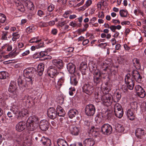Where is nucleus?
Segmentation results:
<instances>
[{
    "label": "nucleus",
    "mask_w": 146,
    "mask_h": 146,
    "mask_svg": "<svg viewBox=\"0 0 146 146\" xmlns=\"http://www.w3.org/2000/svg\"><path fill=\"white\" fill-rule=\"evenodd\" d=\"M121 97V93L120 91H118L115 93L113 98L114 102H117L119 101Z\"/></svg>",
    "instance_id": "nucleus-26"
},
{
    "label": "nucleus",
    "mask_w": 146,
    "mask_h": 146,
    "mask_svg": "<svg viewBox=\"0 0 146 146\" xmlns=\"http://www.w3.org/2000/svg\"><path fill=\"white\" fill-rule=\"evenodd\" d=\"M145 133V131L143 128H138L135 130V136L138 138H143Z\"/></svg>",
    "instance_id": "nucleus-11"
},
{
    "label": "nucleus",
    "mask_w": 146,
    "mask_h": 146,
    "mask_svg": "<svg viewBox=\"0 0 146 146\" xmlns=\"http://www.w3.org/2000/svg\"><path fill=\"white\" fill-rule=\"evenodd\" d=\"M36 72V69L33 67L28 68L24 70V75L29 84L32 85L33 81L32 77Z\"/></svg>",
    "instance_id": "nucleus-1"
},
{
    "label": "nucleus",
    "mask_w": 146,
    "mask_h": 146,
    "mask_svg": "<svg viewBox=\"0 0 146 146\" xmlns=\"http://www.w3.org/2000/svg\"><path fill=\"white\" fill-rule=\"evenodd\" d=\"M133 62L134 66L136 68H140V66L139 60L136 58H134L133 60Z\"/></svg>",
    "instance_id": "nucleus-35"
},
{
    "label": "nucleus",
    "mask_w": 146,
    "mask_h": 146,
    "mask_svg": "<svg viewBox=\"0 0 146 146\" xmlns=\"http://www.w3.org/2000/svg\"><path fill=\"white\" fill-rule=\"evenodd\" d=\"M137 93L139 96L142 98H144L146 95L145 92L143 88Z\"/></svg>",
    "instance_id": "nucleus-41"
},
{
    "label": "nucleus",
    "mask_w": 146,
    "mask_h": 146,
    "mask_svg": "<svg viewBox=\"0 0 146 146\" xmlns=\"http://www.w3.org/2000/svg\"><path fill=\"white\" fill-rule=\"evenodd\" d=\"M92 1L91 0H88L87 1L85 4L83 6V8L84 10H85L87 7H88L91 4Z\"/></svg>",
    "instance_id": "nucleus-51"
},
{
    "label": "nucleus",
    "mask_w": 146,
    "mask_h": 146,
    "mask_svg": "<svg viewBox=\"0 0 146 146\" xmlns=\"http://www.w3.org/2000/svg\"><path fill=\"white\" fill-rule=\"evenodd\" d=\"M95 144L94 139L92 138H87L83 141V145L84 146H93Z\"/></svg>",
    "instance_id": "nucleus-19"
},
{
    "label": "nucleus",
    "mask_w": 146,
    "mask_h": 146,
    "mask_svg": "<svg viewBox=\"0 0 146 146\" xmlns=\"http://www.w3.org/2000/svg\"><path fill=\"white\" fill-rule=\"evenodd\" d=\"M69 21L66 20L63 21H59L58 23V26L60 29L63 31L61 33L64 34L67 32L68 29L69 27V25H67Z\"/></svg>",
    "instance_id": "nucleus-4"
},
{
    "label": "nucleus",
    "mask_w": 146,
    "mask_h": 146,
    "mask_svg": "<svg viewBox=\"0 0 146 146\" xmlns=\"http://www.w3.org/2000/svg\"><path fill=\"white\" fill-rule=\"evenodd\" d=\"M34 30V27H29L27 28L26 31L28 33H29L31 32H33Z\"/></svg>",
    "instance_id": "nucleus-55"
},
{
    "label": "nucleus",
    "mask_w": 146,
    "mask_h": 146,
    "mask_svg": "<svg viewBox=\"0 0 146 146\" xmlns=\"http://www.w3.org/2000/svg\"><path fill=\"white\" fill-rule=\"evenodd\" d=\"M54 9V6L52 4H50L48 7V10L50 12H51Z\"/></svg>",
    "instance_id": "nucleus-64"
},
{
    "label": "nucleus",
    "mask_w": 146,
    "mask_h": 146,
    "mask_svg": "<svg viewBox=\"0 0 146 146\" xmlns=\"http://www.w3.org/2000/svg\"><path fill=\"white\" fill-rule=\"evenodd\" d=\"M26 127L25 122L23 121H21L17 124L16 126V129L17 131L21 132L24 130Z\"/></svg>",
    "instance_id": "nucleus-16"
},
{
    "label": "nucleus",
    "mask_w": 146,
    "mask_h": 146,
    "mask_svg": "<svg viewBox=\"0 0 146 146\" xmlns=\"http://www.w3.org/2000/svg\"><path fill=\"white\" fill-rule=\"evenodd\" d=\"M53 64L60 69L63 68V64L62 61L60 59H54L52 61Z\"/></svg>",
    "instance_id": "nucleus-17"
},
{
    "label": "nucleus",
    "mask_w": 146,
    "mask_h": 146,
    "mask_svg": "<svg viewBox=\"0 0 146 146\" xmlns=\"http://www.w3.org/2000/svg\"><path fill=\"white\" fill-rule=\"evenodd\" d=\"M112 96L110 94H106L103 96L101 100L103 104L107 106L110 105L112 103Z\"/></svg>",
    "instance_id": "nucleus-6"
},
{
    "label": "nucleus",
    "mask_w": 146,
    "mask_h": 146,
    "mask_svg": "<svg viewBox=\"0 0 146 146\" xmlns=\"http://www.w3.org/2000/svg\"><path fill=\"white\" fill-rule=\"evenodd\" d=\"M96 109L95 106L92 104L87 105L85 108V112L88 116H92L95 113Z\"/></svg>",
    "instance_id": "nucleus-5"
},
{
    "label": "nucleus",
    "mask_w": 146,
    "mask_h": 146,
    "mask_svg": "<svg viewBox=\"0 0 146 146\" xmlns=\"http://www.w3.org/2000/svg\"><path fill=\"white\" fill-rule=\"evenodd\" d=\"M70 82L71 84L76 86L78 83V80L75 76L71 77L70 78Z\"/></svg>",
    "instance_id": "nucleus-36"
},
{
    "label": "nucleus",
    "mask_w": 146,
    "mask_h": 146,
    "mask_svg": "<svg viewBox=\"0 0 146 146\" xmlns=\"http://www.w3.org/2000/svg\"><path fill=\"white\" fill-rule=\"evenodd\" d=\"M17 82L19 86L21 88L30 86L32 85L29 84L27 82L25 78L23 80L20 77L17 79Z\"/></svg>",
    "instance_id": "nucleus-14"
},
{
    "label": "nucleus",
    "mask_w": 146,
    "mask_h": 146,
    "mask_svg": "<svg viewBox=\"0 0 146 146\" xmlns=\"http://www.w3.org/2000/svg\"><path fill=\"white\" fill-rule=\"evenodd\" d=\"M48 75L52 78L55 77L58 73L56 68L53 66H50L48 69Z\"/></svg>",
    "instance_id": "nucleus-9"
},
{
    "label": "nucleus",
    "mask_w": 146,
    "mask_h": 146,
    "mask_svg": "<svg viewBox=\"0 0 146 146\" xmlns=\"http://www.w3.org/2000/svg\"><path fill=\"white\" fill-rule=\"evenodd\" d=\"M13 37L12 40L13 41H15L16 40L19 38L20 37V35L19 33H14L13 34Z\"/></svg>",
    "instance_id": "nucleus-49"
},
{
    "label": "nucleus",
    "mask_w": 146,
    "mask_h": 146,
    "mask_svg": "<svg viewBox=\"0 0 146 146\" xmlns=\"http://www.w3.org/2000/svg\"><path fill=\"white\" fill-rule=\"evenodd\" d=\"M37 15L39 17H41L42 16L44 15V13L42 11L40 10H39L38 11Z\"/></svg>",
    "instance_id": "nucleus-63"
},
{
    "label": "nucleus",
    "mask_w": 146,
    "mask_h": 146,
    "mask_svg": "<svg viewBox=\"0 0 146 146\" xmlns=\"http://www.w3.org/2000/svg\"><path fill=\"white\" fill-rule=\"evenodd\" d=\"M134 14L136 16L138 15L139 13L142 16L143 15V13L141 11L139 7L135 6L134 7V10L133 11Z\"/></svg>",
    "instance_id": "nucleus-31"
},
{
    "label": "nucleus",
    "mask_w": 146,
    "mask_h": 146,
    "mask_svg": "<svg viewBox=\"0 0 146 146\" xmlns=\"http://www.w3.org/2000/svg\"><path fill=\"white\" fill-rule=\"evenodd\" d=\"M78 113V111L75 109H72L69 110L68 112L69 117L70 118H72L75 117V115Z\"/></svg>",
    "instance_id": "nucleus-30"
},
{
    "label": "nucleus",
    "mask_w": 146,
    "mask_h": 146,
    "mask_svg": "<svg viewBox=\"0 0 146 146\" xmlns=\"http://www.w3.org/2000/svg\"><path fill=\"white\" fill-rule=\"evenodd\" d=\"M43 145L50 146L51 144L50 140L48 138L43 136L40 140Z\"/></svg>",
    "instance_id": "nucleus-23"
},
{
    "label": "nucleus",
    "mask_w": 146,
    "mask_h": 146,
    "mask_svg": "<svg viewBox=\"0 0 146 146\" xmlns=\"http://www.w3.org/2000/svg\"><path fill=\"white\" fill-rule=\"evenodd\" d=\"M8 76L7 72L5 71H2L0 72V79H5Z\"/></svg>",
    "instance_id": "nucleus-39"
},
{
    "label": "nucleus",
    "mask_w": 146,
    "mask_h": 146,
    "mask_svg": "<svg viewBox=\"0 0 146 146\" xmlns=\"http://www.w3.org/2000/svg\"><path fill=\"white\" fill-rule=\"evenodd\" d=\"M119 13L121 17H126L127 16L128 12L126 9H122L120 11Z\"/></svg>",
    "instance_id": "nucleus-38"
},
{
    "label": "nucleus",
    "mask_w": 146,
    "mask_h": 146,
    "mask_svg": "<svg viewBox=\"0 0 146 146\" xmlns=\"http://www.w3.org/2000/svg\"><path fill=\"white\" fill-rule=\"evenodd\" d=\"M59 116L64 117L65 114L64 111L62 108L60 106H58L56 108V113Z\"/></svg>",
    "instance_id": "nucleus-28"
},
{
    "label": "nucleus",
    "mask_w": 146,
    "mask_h": 146,
    "mask_svg": "<svg viewBox=\"0 0 146 146\" xmlns=\"http://www.w3.org/2000/svg\"><path fill=\"white\" fill-rule=\"evenodd\" d=\"M108 71L112 75L113 74L114 75H116L117 73V71L116 70L113 69L112 68L111 69L109 68Z\"/></svg>",
    "instance_id": "nucleus-57"
},
{
    "label": "nucleus",
    "mask_w": 146,
    "mask_h": 146,
    "mask_svg": "<svg viewBox=\"0 0 146 146\" xmlns=\"http://www.w3.org/2000/svg\"><path fill=\"white\" fill-rule=\"evenodd\" d=\"M47 115L50 118L54 119L57 116L56 111L53 108H50L47 110Z\"/></svg>",
    "instance_id": "nucleus-10"
},
{
    "label": "nucleus",
    "mask_w": 146,
    "mask_h": 146,
    "mask_svg": "<svg viewBox=\"0 0 146 146\" xmlns=\"http://www.w3.org/2000/svg\"><path fill=\"white\" fill-rule=\"evenodd\" d=\"M27 123H33L38 124V118L36 116H33L30 117L27 121Z\"/></svg>",
    "instance_id": "nucleus-24"
},
{
    "label": "nucleus",
    "mask_w": 146,
    "mask_h": 146,
    "mask_svg": "<svg viewBox=\"0 0 146 146\" xmlns=\"http://www.w3.org/2000/svg\"><path fill=\"white\" fill-rule=\"evenodd\" d=\"M72 13L71 11H66L63 15V17L65 18H67L69 15Z\"/></svg>",
    "instance_id": "nucleus-56"
},
{
    "label": "nucleus",
    "mask_w": 146,
    "mask_h": 146,
    "mask_svg": "<svg viewBox=\"0 0 146 146\" xmlns=\"http://www.w3.org/2000/svg\"><path fill=\"white\" fill-rule=\"evenodd\" d=\"M11 110L13 112V113L14 114H17L19 111L18 110V107L16 106H13Z\"/></svg>",
    "instance_id": "nucleus-48"
},
{
    "label": "nucleus",
    "mask_w": 146,
    "mask_h": 146,
    "mask_svg": "<svg viewBox=\"0 0 146 146\" xmlns=\"http://www.w3.org/2000/svg\"><path fill=\"white\" fill-rule=\"evenodd\" d=\"M38 38L33 37L29 41V42L30 43H38L39 42L41 41V39L38 40Z\"/></svg>",
    "instance_id": "nucleus-45"
},
{
    "label": "nucleus",
    "mask_w": 146,
    "mask_h": 146,
    "mask_svg": "<svg viewBox=\"0 0 146 146\" xmlns=\"http://www.w3.org/2000/svg\"><path fill=\"white\" fill-rule=\"evenodd\" d=\"M64 80V77H62L59 79L56 84L54 78L50 79V84L51 85L55 86L57 89H59L62 86L63 84Z\"/></svg>",
    "instance_id": "nucleus-3"
},
{
    "label": "nucleus",
    "mask_w": 146,
    "mask_h": 146,
    "mask_svg": "<svg viewBox=\"0 0 146 146\" xmlns=\"http://www.w3.org/2000/svg\"><path fill=\"white\" fill-rule=\"evenodd\" d=\"M126 85L127 86V88L130 90H131L133 89V87L134 85V82L131 83L126 84Z\"/></svg>",
    "instance_id": "nucleus-54"
},
{
    "label": "nucleus",
    "mask_w": 146,
    "mask_h": 146,
    "mask_svg": "<svg viewBox=\"0 0 146 146\" xmlns=\"http://www.w3.org/2000/svg\"><path fill=\"white\" fill-rule=\"evenodd\" d=\"M137 93L139 96L142 98H144L146 95L145 92L143 88Z\"/></svg>",
    "instance_id": "nucleus-40"
},
{
    "label": "nucleus",
    "mask_w": 146,
    "mask_h": 146,
    "mask_svg": "<svg viewBox=\"0 0 146 146\" xmlns=\"http://www.w3.org/2000/svg\"><path fill=\"white\" fill-rule=\"evenodd\" d=\"M8 32L3 31L1 35V39L2 40H7V38Z\"/></svg>",
    "instance_id": "nucleus-47"
},
{
    "label": "nucleus",
    "mask_w": 146,
    "mask_h": 146,
    "mask_svg": "<svg viewBox=\"0 0 146 146\" xmlns=\"http://www.w3.org/2000/svg\"><path fill=\"white\" fill-rule=\"evenodd\" d=\"M23 115L24 117L28 113V111L26 109H23L21 111H19Z\"/></svg>",
    "instance_id": "nucleus-62"
},
{
    "label": "nucleus",
    "mask_w": 146,
    "mask_h": 146,
    "mask_svg": "<svg viewBox=\"0 0 146 146\" xmlns=\"http://www.w3.org/2000/svg\"><path fill=\"white\" fill-rule=\"evenodd\" d=\"M94 66L92 65V64H90L89 65L90 69L91 70L92 69L93 70V71L94 70L93 73L94 76H101V74L100 73V71L98 69H95V68H96L95 67L96 65L95 64H94Z\"/></svg>",
    "instance_id": "nucleus-18"
},
{
    "label": "nucleus",
    "mask_w": 146,
    "mask_h": 146,
    "mask_svg": "<svg viewBox=\"0 0 146 146\" xmlns=\"http://www.w3.org/2000/svg\"><path fill=\"white\" fill-rule=\"evenodd\" d=\"M44 65L41 64H39L38 66L37 70L38 72L39 73L40 75L42 74V72L44 70Z\"/></svg>",
    "instance_id": "nucleus-37"
},
{
    "label": "nucleus",
    "mask_w": 146,
    "mask_h": 146,
    "mask_svg": "<svg viewBox=\"0 0 146 146\" xmlns=\"http://www.w3.org/2000/svg\"><path fill=\"white\" fill-rule=\"evenodd\" d=\"M114 111H117V110H123L122 107L120 104L119 103H116L114 106Z\"/></svg>",
    "instance_id": "nucleus-43"
},
{
    "label": "nucleus",
    "mask_w": 146,
    "mask_h": 146,
    "mask_svg": "<svg viewBox=\"0 0 146 146\" xmlns=\"http://www.w3.org/2000/svg\"><path fill=\"white\" fill-rule=\"evenodd\" d=\"M57 143L58 146H68L67 141L63 139H58Z\"/></svg>",
    "instance_id": "nucleus-27"
},
{
    "label": "nucleus",
    "mask_w": 146,
    "mask_h": 146,
    "mask_svg": "<svg viewBox=\"0 0 146 146\" xmlns=\"http://www.w3.org/2000/svg\"><path fill=\"white\" fill-rule=\"evenodd\" d=\"M101 76L98 77H97V76H94V82L96 84L99 83L101 82Z\"/></svg>",
    "instance_id": "nucleus-44"
},
{
    "label": "nucleus",
    "mask_w": 146,
    "mask_h": 146,
    "mask_svg": "<svg viewBox=\"0 0 146 146\" xmlns=\"http://www.w3.org/2000/svg\"><path fill=\"white\" fill-rule=\"evenodd\" d=\"M143 88L139 85H136L135 87V89L137 93L139 91H141Z\"/></svg>",
    "instance_id": "nucleus-61"
},
{
    "label": "nucleus",
    "mask_w": 146,
    "mask_h": 146,
    "mask_svg": "<svg viewBox=\"0 0 146 146\" xmlns=\"http://www.w3.org/2000/svg\"><path fill=\"white\" fill-rule=\"evenodd\" d=\"M25 5L26 7L30 10L34 9V7L33 3L30 1H27L25 3Z\"/></svg>",
    "instance_id": "nucleus-29"
},
{
    "label": "nucleus",
    "mask_w": 146,
    "mask_h": 146,
    "mask_svg": "<svg viewBox=\"0 0 146 146\" xmlns=\"http://www.w3.org/2000/svg\"><path fill=\"white\" fill-rule=\"evenodd\" d=\"M17 114L16 117L18 119L21 120L24 117L23 115L22 114L20 111Z\"/></svg>",
    "instance_id": "nucleus-59"
},
{
    "label": "nucleus",
    "mask_w": 146,
    "mask_h": 146,
    "mask_svg": "<svg viewBox=\"0 0 146 146\" xmlns=\"http://www.w3.org/2000/svg\"><path fill=\"white\" fill-rule=\"evenodd\" d=\"M67 69L70 74H74L75 72L76 66L71 63H69L67 66Z\"/></svg>",
    "instance_id": "nucleus-20"
},
{
    "label": "nucleus",
    "mask_w": 146,
    "mask_h": 146,
    "mask_svg": "<svg viewBox=\"0 0 146 146\" xmlns=\"http://www.w3.org/2000/svg\"><path fill=\"white\" fill-rule=\"evenodd\" d=\"M115 129L119 132H122L124 131V127L119 124H117Z\"/></svg>",
    "instance_id": "nucleus-42"
},
{
    "label": "nucleus",
    "mask_w": 146,
    "mask_h": 146,
    "mask_svg": "<svg viewBox=\"0 0 146 146\" xmlns=\"http://www.w3.org/2000/svg\"><path fill=\"white\" fill-rule=\"evenodd\" d=\"M6 19L5 15L1 13H0V23H4Z\"/></svg>",
    "instance_id": "nucleus-46"
},
{
    "label": "nucleus",
    "mask_w": 146,
    "mask_h": 146,
    "mask_svg": "<svg viewBox=\"0 0 146 146\" xmlns=\"http://www.w3.org/2000/svg\"><path fill=\"white\" fill-rule=\"evenodd\" d=\"M17 87L16 82L13 81H11L9 88L8 91L12 93L11 95L12 97L15 98L16 97L18 92H17Z\"/></svg>",
    "instance_id": "nucleus-2"
},
{
    "label": "nucleus",
    "mask_w": 146,
    "mask_h": 146,
    "mask_svg": "<svg viewBox=\"0 0 146 146\" xmlns=\"http://www.w3.org/2000/svg\"><path fill=\"white\" fill-rule=\"evenodd\" d=\"M17 9L21 12H24L25 11L24 6L22 4H20L17 7Z\"/></svg>",
    "instance_id": "nucleus-58"
},
{
    "label": "nucleus",
    "mask_w": 146,
    "mask_h": 146,
    "mask_svg": "<svg viewBox=\"0 0 146 146\" xmlns=\"http://www.w3.org/2000/svg\"><path fill=\"white\" fill-rule=\"evenodd\" d=\"M108 65L107 64L106 62H103V64L102 65V66L103 68V70L104 71H106L107 70H108V69L109 68H108Z\"/></svg>",
    "instance_id": "nucleus-53"
},
{
    "label": "nucleus",
    "mask_w": 146,
    "mask_h": 146,
    "mask_svg": "<svg viewBox=\"0 0 146 146\" xmlns=\"http://www.w3.org/2000/svg\"><path fill=\"white\" fill-rule=\"evenodd\" d=\"M38 56H35V55H33V58H41L42 57H45L47 54V53L46 52L41 51L40 52H38Z\"/></svg>",
    "instance_id": "nucleus-34"
},
{
    "label": "nucleus",
    "mask_w": 146,
    "mask_h": 146,
    "mask_svg": "<svg viewBox=\"0 0 146 146\" xmlns=\"http://www.w3.org/2000/svg\"><path fill=\"white\" fill-rule=\"evenodd\" d=\"M132 109H129L127 111V115L129 119L131 120H133L134 119V115Z\"/></svg>",
    "instance_id": "nucleus-25"
},
{
    "label": "nucleus",
    "mask_w": 146,
    "mask_h": 146,
    "mask_svg": "<svg viewBox=\"0 0 146 146\" xmlns=\"http://www.w3.org/2000/svg\"><path fill=\"white\" fill-rule=\"evenodd\" d=\"M87 68L86 63L85 62H82L80 64V69H87Z\"/></svg>",
    "instance_id": "nucleus-52"
},
{
    "label": "nucleus",
    "mask_w": 146,
    "mask_h": 146,
    "mask_svg": "<svg viewBox=\"0 0 146 146\" xmlns=\"http://www.w3.org/2000/svg\"><path fill=\"white\" fill-rule=\"evenodd\" d=\"M82 88L83 91L89 95L92 94L94 91L93 86L88 83L84 84Z\"/></svg>",
    "instance_id": "nucleus-7"
},
{
    "label": "nucleus",
    "mask_w": 146,
    "mask_h": 146,
    "mask_svg": "<svg viewBox=\"0 0 146 146\" xmlns=\"http://www.w3.org/2000/svg\"><path fill=\"white\" fill-rule=\"evenodd\" d=\"M131 76L130 74H128L126 75L125 78V81L126 84L129 83L134 82L133 80L131 79Z\"/></svg>",
    "instance_id": "nucleus-32"
},
{
    "label": "nucleus",
    "mask_w": 146,
    "mask_h": 146,
    "mask_svg": "<svg viewBox=\"0 0 146 146\" xmlns=\"http://www.w3.org/2000/svg\"><path fill=\"white\" fill-rule=\"evenodd\" d=\"M99 131L100 128L97 126H92L89 133L92 134L93 136L97 137L99 135Z\"/></svg>",
    "instance_id": "nucleus-13"
},
{
    "label": "nucleus",
    "mask_w": 146,
    "mask_h": 146,
    "mask_svg": "<svg viewBox=\"0 0 146 146\" xmlns=\"http://www.w3.org/2000/svg\"><path fill=\"white\" fill-rule=\"evenodd\" d=\"M71 134L74 136H77L79 134L80 129L79 128L76 126L72 125L70 127Z\"/></svg>",
    "instance_id": "nucleus-21"
},
{
    "label": "nucleus",
    "mask_w": 146,
    "mask_h": 146,
    "mask_svg": "<svg viewBox=\"0 0 146 146\" xmlns=\"http://www.w3.org/2000/svg\"><path fill=\"white\" fill-rule=\"evenodd\" d=\"M131 75H132V78L137 82L141 81L142 78V76H140L139 73L136 70H133Z\"/></svg>",
    "instance_id": "nucleus-15"
},
{
    "label": "nucleus",
    "mask_w": 146,
    "mask_h": 146,
    "mask_svg": "<svg viewBox=\"0 0 146 146\" xmlns=\"http://www.w3.org/2000/svg\"><path fill=\"white\" fill-rule=\"evenodd\" d=\"M114 112L115 115L119 118H121L122 117L123 114V110H117L114 111Z\"/></svg>",
    "instance_id": "nucleus-33"
},
{
    "label": "nucleus",
    "mask_w": 146,
    "mask_h": 146,
    "mask_svg": "<svg viewBox=\"0 0 146 146\" xmlns=\"http://www.w3.org/2000/svg\"><path fill=\"white\" fill-rule=\"evenodd\" d=\"M69 94L70 95L72 96L73 95L74 92H75L76 89L74 88H69Z\"/></svg>",
    "instance_id": "nucleus-60"
},
{
    "label": "nucleus",
    "mask_w": 146,
    "mask_h": 146,
    "mask_svg": "<svg viewBox=\"0 0 146 146\" xmlns=\"http://www.w3.org/2000/svg\"><path fill=\"white\" fill-rule=\"evenodd\" d=\"M27 128L29 131H33L37 127L38 125L37 123H27Z\"/></svg>",
    "instance_id": "nucleus-22"
},
{
    "label": "nucleus",
    "mask_w": 146,
    "mask_h": 146,
    "mask_svg": "<svg viewBox=\"0 0 146 146\" xmlns=\"http://www.w3.org/2000/svg\"><path fill=\"white\" fill-rule=\"evenodd\" d=\"M49 127V123L46 120H43L40 121L39 124V127L42 131H46L48 129Z\"/></svg>",
    "instance_id": "nucleus-12"
},
{
    "label": "nucleus",
    "mask_w": 146,
    "mask_h": 146,
    "mask_svg": "<svg viewBox=\"0 0 146 146\" xmlns=\"http://www.w3.org/2000/svg\"><path fill=\"white\" fill-rule=\"evenodd\" d=\"M131 109L135 110L137 107V103L136 102H132L131 103Z\"/></svg>",
    "instance_id": "nucleus-50"
},
{
    "label": "nucleus",
    "mask_w": 146,
    "mask_h": 146,
    "mask_svg": "<svg viewBox=\"0 0 146 146\" xmlns=\"http://www.w3.org/2000/svg\"><path fill=\"white\" fill-rule=\"evenodd\" d=\"M112 130V127L108 124H105L101 127V131L104 134H110L111 133Z\"/></svg>",
    "instance_id": "nucleus-8"
}]
</instances>
